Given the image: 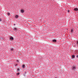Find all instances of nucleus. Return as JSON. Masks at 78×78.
<instances>
[{"label": "nucleus", "instance_id": "11", "mask_svg": "<svg viewBox=\"0 0 78 78\" xmlns=\"http://www.w3.org/2000/svg\"><path fill=\"white\" fill-rule=\"evenodd\" d=\"M19 71H20V69H19L18 68L17 69V72H19Z\"/></svg>", "mask_w": 78, "mask_h": 78}, {"label": "nucleus", "instance_id": "1", "mask_svg": "<svg viewBox=\"0 0 78 78\" xmlns=\"http://www.w3.org/2000/svg\"><path fill=\"white\" fill-rule=\"evenodd\" d=\"M76 68L75 66H73L72 67V69L73 70H76Z\"/></svg>", "mask_w": 78, "mask_h": 78}, {"label": "nucleus", "instance_id": "9", "mask_svg": "<svg viewBox=\"0 0 78 78\" xmlns=\"http://www.w3.org/2000/svg\"><path fill=\"white\" fill-rule=\"evenodd\" d=\"M16 18H17L18 17H19V16L18 15H16L15 16Z\"/></svg>", "mask_w": 78, "mask_h": 78}, {"label": "nucleus", "instance_id": "16", "mask_svg": "<svg viewBox=\"0 0 78 78\" xmlns=\"http://www.w3.org/2000/svg\"><path fill=\"white\" fill-rule=\"evenodd\" d=\"M76 57L78 58V55H76Z\"/></svg>", "mask_w": 78, "mask_h": 78}, {"label": "nucleus", "instance_id": "13", "mask_svg": "<svg viewBox=\"0 0 78 78\" xmlns=\"http://www.w3.org/2000/svg\"><path fill=\"white\" fill-rule=\"evenodd\" d=\"M7 14H8V15H10V13H9V12Z\"/></svg>", "mask_w": 78, "mask_h": 78}, {"label": "nucleus", "instance_id": "12", "mask_svg": "<svg viewBox=\"0 0 78 78\" xmlns=\"http://www.w3.org/2000/svg\"><path fill=\"white\" fill-rule=\"evenodd\" d=\"M72 58H75V56L74 55H72Z\"/></svg>", "mask_w": 78, "mask_h": 78}, {"label": "nucleus", "instance_id": "2", "mask_svg": "<svg viewBox=\"0 0 78 78\" xmlns=\"http://www.w3.org/2000/svg\"><path fill=\"white\" fill-rule=\"evenodd\" d=\"M74 11H78V9L77 8H75L74 9Z\"/></svg>", "mask_w": 78, "mask_h": 78}, {"label": "nucleus", "instance_id": "7", "mask_svg": "<svg viewBox=\"0 0 78 78\" xmlns=\"http://www.w3.org/2000/svg\"><path fill=\"white\" fill-rule=\"evenodd\" d=\"M73 29H72L71 30V33H73Z\"/></svg>", "mask_w": 78, "mask_h": 78}, {"label": "nucleus", "instance_id": "14", "mask_svg": "<svg viewBox=\"0 0 78 78\" xmlns=\"http://www.w3.org/2000/svg\"><path fill=\"white\" fill-rule=\"evenodd\" d=\"M20 73H17V75H19V74Z\"/></svg>", "mask_w": 78, "mask_h": 78}, {"label": "nucleus", "instance_id": "4", "mask_svg": "<svg viewBox=\"0 0 78 78\" xmlns=\"http://www.w3.org/2000/svg\"><path fill=\"white\" fill-rule=\"evenodd\" d=\"M21 12H22V13H23L24 12V10H21Z\"/></svg>", "mask_w": 78, "mask_h": 78}, {"label": "nucleus", "instance_id": "3", "mask_svg": "<svg viewBox=\"0 0 78 78\" xmlns=\"http://www.w3.org/2000/svg\"><path fill=\"white\" fill-rule=\"evenodd\" d=\"M11 40H13L14 39V38L13 37H11L10 38Z\"/></svg>", "mask_w": 78, "mask_h": 78}, {"label": "nucleus", "instance_id": "19", "mask_svg": "<svg viewBox=\"0 0 78 78\" xmlns=\"http://www.w3.org/2000/svg\"><path fill=\"white\" fill-rule=\"evenodd\" d=\"M17 66V64H16V65H15V66Z\"/></svg>", "mask_w": 78, "mask_h": 78}, {"label": "nucleus", "instance_id": "8", "mask_svg": "<svg viewBox=\"0 0 78 78\" xmlns=\"http://www.w3.org/2000/svg\"><path fill=\"white\" fill-rule=\"evenodd\" d=\"M13 30L14 31H16L17 30V29L16 28H14L13 29Z\"/></svg>", "mask_w": 78, "mask_h": 78}, {"label": "nucleus", "instance_id": "10", "mask_svg": "<svg viewBox=\"0 0 78 78\" xmlns=\"http://www.w3.org/2000/svg\"><path fill=\"white\" fill-rule=\"evenodd\" d=\"M11 51H13L14 50V48H11Z\"/></svg>", "mask_w": 78, "mask_h": 78}, {"label": "nucleus", "instance_id": "18", "mask_svg": "<svg viewBox=\"0 0 78 78\" xmlns=\"http://www.w3.org/2000/svg\"><path fill=\"white\" fill-rule=\"evenodd\" d=\"M77 45H78V41H77V42H76Z\"/></svg>", "mask_w": 78, "mask_h": 78}, {"label": "nucleus", "instance_id": "15", "mask_svg": "<svg viewBox=\"0 0 78 78\" xmlns=\"http://www.w3.org/2000/svg\"><path fill=\"white\" fill-rule=\"evenodd\" d=\"M67 12H70V10H68V11H67Z\"/></svg>", "mask_w": 78, "mask_h": 78}, {"label": "nucleus", "instance_id": "5", "mask_svg": "<svg viewBox=\"0 0 78 78\" xmlns=\"http://www.w3.org/2000/svg\"><path fill=\"white\" fill-rule=\"evenodd\" d=\"M53 42H56V40L55 39L53 40Z\"/></svg>", "mask_w": 78, "mask_h": 78}, {"label": "nucleus", "instance_id": "6", "mask_svg": "<svg viewBox=\"0 0 78 78\" xmlns=\"http://www.w3.org/2000/svg\"><path fill=\"white\" fill-rule=\"evenodd\" d=\"M25 65H23V66H22L23 68L24 69L25 68Z\"/></svg>", "mask_w": 78, "mask_h": 78}, {"label": "nucleus", "instance_id": "20", "mask_svg": "<svg viewBox=\"0 0 78 78\" xmlns=\"http://www.w3.org/2000/svg\"><path fill=\"white\" fill-rule=\"evenodd\" d=\"M14 26L16 25V24H14Z\"/></svg>", "mask_w": 78, "mask_h": 78}, {"label": "nucleus", "instance_id": "17", "mask_svg": "<svg viewBox=\"0 0 78 78\" xmlns=\"http://www.w3.org/2000/svg\"><path fill=\"white\" fill-rule=\"evenodd\" d=\"M2 21V19L0 18V22H1Z\"/></svg>", "mask_w": 78, "mask_h": 78}]
</instances>
